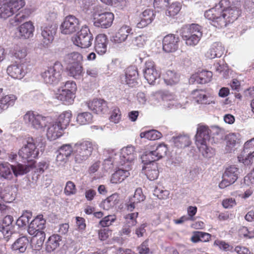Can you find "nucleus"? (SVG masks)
<instances>
[{
	"mask_svg": "<svg viewBox=\"0 0 254 254\" xmlns=\"http://www.w3.org/2000/svg\"><path fill=\"white\" fill-rule=\"evenodd\" d=\"M228 0H221L215 7L204 13L206 18L218 28H224L234 22L241 15V9L236 6H229Z\"/></svg>",
	"mask_w": 254,
	"mask_h": 254,
	"instance_id": "nucleus-1",
	"label": "nucleus"
},
{
	"mask_svg": "<svg viewBox=\"0 0 254 254\" xmlns=\"http://www.w3.org/2000/svg\"><path fill=\"white\" fill-rule=\"evenodd\" d=\"M210 129L206 126L198 125L195 135V143L199 151L204 157H209V148L207 141L210 138Z\"/></svg>",
	"mask_w": 254,
	"mask_h": 254,
	"instance_id": "nucleus-2",
	"label": "nucleus"
},
{
	"mask_svg": "<svg viewBox=\"0 0 254 254\" xmlns=\"http://www.w3.org/2000/svg\"><path fill=\"white\" fill-rule=\"evenodd\" d=\"M39 154V149L36 146V142L32 137H28L26 143L19 149L18 155L24 162H30L34 164V159L38 157Z\"/></svg>",
	"mask_w": 254,
	"mask_h": 254,
	"instance_id": "nucleus-3",
	"label": "nucleus"
},
{
	"mask_svg": "<svg viewBox=\"0 0 254 254\" xmlns=\"http://www.w3.org/2000/svg\"><path fill=\"white\" fill-rule=\"evenodd\" d=\"M24 123L28 126L36 129H42L47 126L49 117L34 111H28L23 117Z\"/></svg>",
	"mask_w": 254,
	"mask_h": 254,
	"instance_id": "nucleus-4",
	"label": "nucleus"
},
{
	"mask_svg": "<svg viewBox=\"0 0 254 254\" xmlns=\"http://www.w3.org/2000/svg\"><path fill=\"white\" fill-rule=\"evenodd\" d=\"M63 66L59 62H56L53 66L48 67L41 72V76L46 84H52L58 83L62 78Z\"/></svg>",
	"mask_w": 254,
	"mask_h": 254,
	"instance_id": "nucleus-5",
	"label": "nucleus"
},
{
	"mask_svg": "<svg viewBox=\"0 0 254 254\" xmlns=\"http://www.w3.org/2000/svg\"><path fill=\"white\" fill-rule=\"evenodd\" d=\"M93 146L91 142L84 141L76 143L73 148L75 161L80 163L86 160L91 154Z\"/></svg>",
	"mask_w": 254,
	"mask_h": 254,
	"instance_id": "nucleus-6",
	"label": "nucleus"
},
{
	"mask_svg": "<svg viewBox=\"0 0 254 254\" xmlns=\"http://www.w3.org/2000/svg\"><path fill=\"white\" fill-rule=\"evenodd\" d=\"M93 39V34L86 25L83 26L77 35L73 39V43L81 48L90 47Z\"/></svg>",
	"mask_w": 254,
	"mask_h": 254,
	"instance_id": "nucleus-7",
	"label": "nucleus"
},
{
	"mask_svg": "<svg viewBox=\"0 0 254 254\" xmlns=\"http://www.w3.org/2000/svg\"><path fill=\"white\" fill-rule=\"evenodd\" d=\"M94 25L97 27L107 29L110 27L114 20V14L110 12L99 13L95 12L93 14Z\"/></svg>",
	"mask_w": 254,
	"mask_h": 254,
	"instance_id": "nucleus-8",
	"label": "nucleus"
},
{
	"mask_svg": "<svg viewBox=\"0 0 254 254\" xmlns=\"http://www.w3.org/2000/svg\"><path fill=\"white\" fill-rule=\"evenodd\" d=\"M79 28V21L74 16L69 15L65 17L61 26V32L64 34H71Z\"/></svg>",
	"mask_w": 254,
	"mask_h": 254,
	"instance_id": "nucleus-9",
	"label": "nucleus"
},
{
	"mask_svg": "<svg viewBox=\"0 0 254 254\" xmlns=\"http://www.w3.org/2000/svg\"><path fill=\"white\" fill-rule=\"evenodd\" d=\"M143 74L144 78L150 84H153L160 76L154 62L151 60L145 62Z\"/></svg>",
	"mask_w": 254,
	"mask_h": 254,
	"instance_id": "nucleus-10",
	"label": "nucleus"
},
{
	"mask_svg": "<svg viewBox=\"0 0 254 254\" xmlns=\"http://www.w3.org/2000/svg\"><path fill=\"white\" fill-rule=\"evenodd\" d=\"M254 157V137L247 141L244 144L243 151L238 156L240 162H242L245 165L251 163V159Z\"/></svg>",
	"mask_w": 254,
	"mask_h": 254,
	"instance_id": "nucleus-11",
	"label": "nucleus"
},
{
	"mask_svg": "<svg viewBox=\"0 0 254 254\" xmlns=\"http://www.w3.org/2000/svg\"><path fill=\"white\" fill-rule=\"evenodd\" d=\"M86 104L90 110L97 114H105L109 111L107 102L104 99H94L88 101Z\"/></svg>",
	"mask_w": 254,
	"mask_h": 254,
	"instance_id": "nucleus-12",
	"label": "nucleus"
},
{
	"mask_svg": "<svg viewBox=\"0 0 254 254\" xmlns=\"http://www.w3.org/2000/svg\"><path fill=\"white\" fill-rule=\"evenodd\" d=\"M179 37L174 34H168L163 39V49L167 53L174 52L178 48Z\"/></svg>",
	"mask_w": 254,
	"mask_h": 254,
	"instance_id": "nucleus-13",
	"label": "nucleus"
},
{
	"mask_svg": "<svg viewBox=\"0 0 254 254\" xmlns=\"http://www.w3.org/2000/svg\"><path fill=\"white\" fill-rule=\"evenodd\" d=\"M17 97L14 94L4 95L3 89L0 88V114L14 106Z\"/></svg>",
	"mask_w": 254,
	"mask_h": 254,
	"instance_id": "nucleus-14",
	"label": "nucleus"
},
{
	"mask_svg": "<svg viewBox=\"0 0 254 254\" xmlns=\"http://www.w3.org/2000/svg\"><path fill=\"white\" fill-rule=\"evenodd\" d=\"M64 129L56 121L51 123L47 128V137L50 140H56L62 136Z\"/></svg>",
	"mask_w": 254,
	"mask_h": 254,
	"instance_id": "nucleus-15",
	"label": "nucleus"
},
{
	"mask_svg": "<svg viewBox=\"0 0 254 254\" xmlns=\"http://www.w3.org/2000/svg\"><path fill=\"white\" fill-rule=\"evenodd\" d=\"M56 33V28L54 24H50L43 27L41 35L43 37L42 42L44 47L48 46L53 42Z\"/></svg>",
	"mask_w": 254,
	"mask_h": 254,
	"instance_id": "nucleus-16",
	"label": "nucleus"
},
{
	"mask_svg": "<svg viewBox=\"0 0 254 254\" xmlns=\"http://www.w3.org/2000/svg\"><path fill=\"white\" fill-rule=\"evenodd\" d=\"M108 39L105 34H99L95 38L94 42L95 51L100 55L105 54L107 50Z\"/></svg>",
	"mask_w": 254,
	"mask_h": 254,
	"instance_id": "nucleus-17",
	"label": "nucleus"
},
{
	"mask_svg": "<svg viewBox=\"0 0 254 254\" xmlns=\"http://www.w3.org/2000/svg\"><path fill=\"white\" fill-rule=\"evenodd\" d=\"M46 220L43 218V215L37 216L30 223L28 232L30 235H34L42 230L45 227Z\"/></svg>",
	"mask_w": 254,
	"mask_h": 254,
	"instance_id": "nucleus-18",
	"label": "nucleus"
},
{
	"mask_svg": "<svg viewBox=\"0 0 254 254\" xmlns=\"http://www.w3.org/2000/svg\"><path fill=\"white\" fill-rule=\"evenodd\" d=\"M7 73L14 79H21L25 74L23 66L20 64H13L8 65L6 69Z\"/></svg>",
	"mask_w": 254,
	"mask_h": 254,
	"instance_id": "nucleus-19",
	"label": "nucleus"
},
{
	"mask_svg": "<svg viewBox=\"0 0 254 254\" xmlns=\"http://www.w3.org/2000/svg\"><path fill=\"white\" fill-rule=\"evenodd\" d=\"M134 147L132 145H128L126 147L123 148L120 152V163L122 165L126 162L130 163L135 158Z\"/></svg>",
	"mask_w": 254,
	"mask_h": 254,
	"instance_id": "nucleus-20",
	"label": "nucleus"
},
{
	"mask_svg": "<svg viewBox=\"0 0 254 254\" xmlns=\"http://www.w3.org/2000/svg\"><path fill=\"white\" fill-rule=\"evenodd\" d=\"M35 27L31 21H28L21 24L18 28L19 37L20 38L28 39L33 35Z\"/></svg>",
	"mask_w": 254,
	"mask_h": 254,
	"instance_id": "nucleus-21",
	"label": "nucleus"
},
{
	"mask_svg": "<svg viewBox=\"0 0 254 254\" xmlns=\"http://www.w3.org/2000/svg\"><path fill=\"white\" fill-rule=\"evenodd\" d=\"M133 34L132 28L128 25L121 26L113 37L115 42L122 43L125 41L129 35Z\"/></svg>",
	"mask_w": 254,
	"mask_h": 254,
	"instance_id": "nucleus-22",
	"label": "nucleus"
},
{
	"mask_svg": "<svg viewBox=\"0 0 254 254\" xmlns=\"http://www.w3.org/2000/svg\"><path fill=\"white\" fill-rule=\"evenodd\" d=\"M125 76V81L128 86L133 87L137 84V79L138 73L136 67L130 66L127 67L126 71Z\"/></svg>",
	"mask_w": 254,
	"mask_h": 254,
	"instance_id": "nucleus-23",
	"label": "nucleus"
},
{
	"mask_svg": "<svg viewBox=\"0 0 254 254\" xmlns=\"http://www.w3.org/2000/svg\"><path fill=\"white\" fill-rule=\"evenodd\" d=\"M55 97L63 104L69 105L73 103L75 95L59 88L55 94Z\"/></svg>",
	"mask_w": 254,
	"mask_h": 254,
	"instance_id": "nucleus-24",
	"label": "nucleus"
},
{
	"mask_svg": "<svg viewBox=\"0 0 254 254\" xmlns=\"http://www.w3.org/2000/svg\"><path fill=\"white\" fill-rule=\"evenodd\" d=\"M145 196L143 194L142 190L140 188H137L133 196L129 198L128 204H127V209L132 211L135 208V204H137L144 200Z\"/></svg>",
	"mask_w": 254,
	"mask_h": 254,
	"instance_id": "nucleus-25",
	"label": "nucleus"
},
{
	"mask_svg": "<svg viewBox=\"0 0 254 254\" xmlns=\"http://www.w3.org/2000/svg\"><path fill=\"white\" fill-rule=\"evenodd\" d=\"M155 17V14L152 10L145 9L140 15V21L137 23V27L142 28L151 23Z\"/></svg>",
	"mask_w": 254,
	"mask_h": 254,
	"instance_id": "nucleus-26",
	"label": "nucleus"
},
{
	"mask_svg": "<svg viewBox=\"0 0 254 254\" xmlns=\"http://www.w3.org/2000/svg\"><path fill=\"white\" fill-rule=\"evenodd\" d=\"M212 75V72L210 71L202 70L193 74L191 78L194 79L198 83L205 84L210 81Z\"/></svg>",
	"mask_w": 254,
	"mask_h": 254,
	"instance_id": "nucleus-27",
	"label": "nucleus"
},
{
	"mask_svg": "<svg viewBox=\"0 0 254 254\" xmlns=\"http://www.w3.org/2000/svg\"><path fill=\"white\" fill-rule=\"evenodd\" d=\"M66 69L68 75L76 79H80L83 76L84 71L82 64L67 65Z\"/></svg>",
	"mask_w": 254,
	"mask_h": 254,
	"instance_id": "nucleus-28",
	"label": "nucleus"
},
{
	"mask_svg": "<svg viewBox=\"0 0 254 254\" xmlns=\"http://www.w3.org/2000/svg\"><path fill=\"white\" fill-rule=\"evenodd\" d=\"M144 173L147 178L150 180H154L157 179L159 176V171L157 163H147L143 168Z\"/></svg>",
	"mask_w": 254,
	"mask_h": 254,
	"instance_id": "nucleus-29",
	"label": "nucleus"
},
{
	"mask_svg": "<svg viewBox=\"0 0 254 254\" xmlns=\"http://www.w3.org/2000/svg\"><path fill=\"white\" fill-rule=\"evenodd\" d=\"M226 150L230 152L235 147L240 143L239 134L229 133L225 137Z\"/></svg>",
	"mask_w": 254,
	"mask_h": 254,
	"instance_id": "nucleus-30",
	"label": "nucleus"
},
{
	"mask_svg": "<svg viewBox=\"0 0 254 254\" xmlns=\"http://www.w3.org/2000/svg\"><path fill=\"white\" fill-rule=\"evenodd\" d=\"M31 239V246L35 251H39L42 247L45 238L44 232H38L33 235Z\"/></svg>",
	"mask_w": 254,
	"mask_h": 254,
	"instance_id": "nucleus-31",
	"label": "nucleus"
},
{
	"mask_svg": "<svg viewBox=\"0 0 254 254\" xmlns=\"http://www.w3.org/2000/svg\"><path fill=\"white\" fill-rule=\"evenodd\" d=\"M165 83L168 85H174L178 83L180 75L174 70H168L163 75Z\"/></svg>",
	"mask_w": 254,
	"mask_h": 254,
	"instance_id": "nucleus-32",
	"label": "nucleus"
},
{
	"mask_svg": "<svg viewBox=\"0 0 254 254\" xmlns=\"http://www.w3.org/2000/svg\"><path fill=\"white\" fill-rule=\"evenodd\" d=\"M192 94L193 99L198 104L206 105L213 102L212 98L202 90L193 91Z\"/></svg>",
	"mask_w": 254,
	"mask_h": 254,
	"instance_id": "nucleus-33",
	"label": "nucleus"
},
{
	"mask_svg": "<svg viewBox=\"0 0 254 254\" xmlns=\"http://www.w3.org/2000/svg\"><path fill=\"white\" fill-rule=\"evenodd\" d=\"M62 237L58 234L51 236L46 243V251L48 253L54 251L60 246Z\"/></svg>",
	"mask_w": 254,
	"mask_h": 254,
	"instance_id": "nucleus-34",
	"label": "nucleus"
},
{
	"mask_svg": "<svg viewBox=\"0 0 254 254\" xmlns=\"http://www.w3.org/2000/svg\"><path fill=\"white\" fill-rule=\"evenodd\" d=\"M29 241L26 237L23 236L17 239L11 246L13 251L24 253L27 247Z\"/></svg>",
	"mask_w": 254,
	"mask_h": 254,
	"instance_id": "nucleus-35",
	"label": "nucleus"
},
{
	"mask_svg": "<svg viewBox=\"0 0 254 254\" xmlns=\"http://www.w3.org/2000/svg\"><path fill=\"white\" fill-rule=\"evenodd\" d=\"M129 175L130 173L128 170L120 169L112 175L111 182L113 184L120 183Z\"/></svg>",
	"mask_w": 254,
	"mask_h": 254,
	"instance_id": "nucleus-36",
	"label": "nucleus"
},
{
	"mask_svg": "<svg viewBox=\"0 0 254 254\" xmlns=\"http://www.w3.org/2000/svg\"><path fill=\"white\" fill-rule=\"evenodd\" d=\"M72 117V114L71 111L69 110L66 111L61 113L56 121L62 127L65 129L69 125Z\"/></svg>",
	"mask_w": 254,
	"mask_h": 254,
	"instance_id": "nucleus-37",
	"label": "nucleus"
},
{
	"mask_svg": "<svg viewBox=\"0 0 254 254\" xmlns=\"http://www.w3.org/2000/svg\"><path fill=\"white\" fill-rule=\"evenodd\" d=\"M201 27L196 24H192L189 26H187L183 28L182 34L187 35H198L202 37V32Z\"/></svg>",
	"mask_w": 254,
	"mask_h": 254,
	"instance_id": "nucleus-38",
	"label": "nucleus"
},
{
	"mask_svg": "<svg viewBox=\"0 0 254 254\" xmlns=\"http://www.w3.org/2000/svg\"><path fill=\"white\" fill-rule=\"evenodd\" d=\"M82 55L78 52H72L67 54L65 58V61L67 65L82 64Z\"/></svg>",
	"mask_w": 254,
	"mask_h": 254,
	"instance_id": "nucleus-39",
	"label": "nucleus"
},
{
	"mask_svg": "<svg viewBox=\"0 0 254 254\" xmlns=\"http://www.w3.org/2000/svg\"><path fill=\"white\" fill-rule=\"evenodd\" d=\"M175 145L178 148H184L191 143L190 138L188 135H180L173 139Z\"/></svg>",
	"mask_w": 254,
	"mask_h": 254,
	"instance_id": "nucleus-40",
	"label": "nucleus"
},
{
	"mask_svg": "<svg viewBox=\"0 0 254 254\" xmlns=\"http://www.w3.org/2000/svg\"><path fill=\"white\" fill-rule=\"evenodd\" d=\"M93 116L88 112H82L78 114L76 117L77 122L80 125H86L92 123Z\"/></svg>",
	"mask_w": 254,
	"mask_h": 254,
	"instance_id": "nucleus-41",
	"label": "nucleus"
},
{
	"mask_svg": "<svg viewBox=\"0 0 254 254\" xmlns=\"http://www.w3.org/2000/svg\"><path fill=\"white\" fill-rule=\"evenodd\" d=\"M238 174L239 169L235 165H231L226 168L223 175L235 183L238 179Z\"/></svg>",
	"mask_w": 254,
	"mask_h": 254,
	"instance_id": "nucleus-42",
	"label": "nucleus"
},
{
	"mask_svg": "<svg viewBox=\"0 0 254 254\" xmlns=\"http://www.w3.org/2000/svg\"><path fill=\"white\" fill-rule=\"evenodd\" d=\"M140 138H146L150 140H155L162 137V133L155 129H152L140 132L139 135Z\"/></svg>",
	"mask_w": 254,
	"mask_h": 254,
	"instance_id": "nucleus-43",
	"label": "nucleus"
},
{
	"mask_svg": "<svg viewBox=\"0 0 254 254\" xmlns=\"http://www.w3.org/2000/svg\"><path fill=\"white\" fill-rule=\"evenodd\" d=\"M224 49L218 44L213 45L207 53V57L210 59L221 57L224 53Z\"/></svg>",
	"mask_w": 254,
	"mask_h": 254,
	"instance_id": "nucleus-44",
	"label": "nucleus"
},
{
	"mask_svg": "<svg viewBox=\"0 0 254 254\" xmlns=\"http://www.w3.org/2000/svg\"><path fill=\"white\" fill-rule=\"evenodd\" d=\"M33 165V164H32L30 165L18 164L17 165H11L10 167L14 175L15 176H18L19 175H24L29 172L30 171V168H31Z\"/></svg>",
	"mask_w": 254,
	"mask_h": 254,
	"instance_id": "nucleus-45",
	"label": "nucleus"
},
{
	"mask_svg": "<svg viewBox=\"0 0 254 254\" xmlns=\"http://www.w3.org/2000/svg\"><path fill=\"white\" fill-rule=\"evenodd\" d=\"M181 5L179 2H173L170 5L166 11V15L170 17L176 15L181 9Z\"/></svg>",
	"mask_w": 254,
	"mask_h": 254,
	"instance_id": "nucleus-46",
	"label": "nucleus"
},
{
	"mask_svg": "<svg viewBox=\"0 0 254 254\" xmlns=\"http://www.w3.org/2000/svg\"><path fill=\"white\" fill-rule=\"evenodd\" d=\"M31 217L32 213L31 212L26 211L23 213L22 215L17 220V225L19 227L26 226L29 223Z\"/></svg>",
	"mask_w": 254,
	"mask_h": 254,
	"instance_id": "nucleus-47",
	"label": "nucleus"
},
{
	"mask_svg": "<svg viewBox=\"0 0 254 254\" xmlns=\"http://www.w3.org/2000/svg\"><path fill=\"white\" fill-rule=\"evenodd\" d=\"M182 37L185 41L186 44L188 46H194L196 45L200 40L201 37L198 35H187L181 34Z\"/></svg>",
	"mask_w": 254,
	"mask_h": 254,
	"instance_id": "nucleus-48",
	"label": "nucleus"
},
{
	"mask_svg": "<svg viewBox=\"0 0 254 254\" xmlns=\"http://www.w3.org/2000/svg\"><path fill=\"white\" fill-rule=\"evenodd\" d=\"M31 13V10L28 8H25L15 15L14 17L15 22L21 23L28 18Z\"/></svg>",
	"mask_w": 254,
	"mask_h": 254,
	"instance_id": "nucleus-49",
	"label": "nucleus"
},
{
	"mask_svg": "<svg viewBox=\"0 0 254 254\" xmlns=\"http://www.w3.org/2000/svg\"><path fill=\"white\" fill-rule=\"evenodd\" d=\"M138 213L133 212L128 213L125 216V223L129 227H133L137 224L136 219L138 217Z\"/></svg>",
	"mask_w": 254,
	"mask_h": 254,
	"instance_id": "nucleus-50",
	"label": "nucleus"
},
{
	"mask_svg": "<svg viewBox=\"0 0 254 254\" xmlns=\"http://www.w3.org/2000/svg\"><path fill=\"white\" fill-rule=\"evenodd\" d=\"M60 88L65 90V91L75 95L77 91V85L74 81L68 80L66 81L64 85L61 86Z\"/></svg>",
	"mask_w": 254,
	"mask_h": 254,
	"instance_id": "nucleus-51",
	"label": "nucleus"
},
{
	"mask_svg": "<svg viewBox=\"0 0 254 254\" xmlns=\"http://www.w3.org/2000/svg\"><path fill=\"white\" fill-rule=\"evenodd\" d=\"M10 166L8 163L0 164V176L5 179L11 178L12 173L10 169Z\"/></svg>",
	"mask_w": 254,
	"mask_h": 254,
	"instance_id": "nucleus-52",
	"label": "nucleus"
},
{
	"mask_svg": "<svg viewBox=\"0 0 254 254\" xmlns=\"http://www.w3.org/2000/svg\"><path fill=\"white\" fill-rule=\"evenodd\" d=\"M7 3L14 13L25 5V1L24 0H10Z\"/></svg>",
	"mask_w": 254,
	"mask_h": 254,
	"instance_id": "nucleus-53",
	"label": "nucleus"
},
{
	"mask_svg": "<svg viewBox=\"0 0 254 254\" xmlns=\"http://www.w3.org/2000/svg\"><path fill=\"white\" fill-rule=\"evenodd\" d=\"M156 151L152 150L146 151L145 154L143 156V161H146V164L147 163H156V161L160 159V158L157 156Z\"/></svg>",
	"mask_w": 254,
	"mask_h": 254,
	"instance_id": "nucleus-54",
	"label": "nucleus"
},
{
	"mask_svg": "<svg viewBox=\"0 0 254 254\" xmlns=\"http://www.w3.org/2000/svg\"><path fill=\"white\" fill-rule=\"evenodd\" d=\"M13 56L17 59H23L27 55L26 49L23 47L16 46L12 52Z\"/></svg>",
	"mask_w": 254,
	"mask_h": 254,
	"instance_id": "nucleus-55",
	"label": "nucleus"
},
{
	"mask_svg": "<svg viewBox=\"0 0 254 254\" xmlns=\"http://www.w3.org/2000/svg\"><path fill=\"white\" fill-rule=\"evenodd\" d=\"M13 14L12 10H11L7 2L4 3L0 7V18L5 19Z\"/></svg>",
	"mask_w": 254,
	"mask_h": 254,
	"instance_id": "nucleus-56",
	"label": "nucleus"
},
{
	"mask_svg": "<svg viewBox=\"0 0 254 254\" xmlns=\"http://www.w3.org/2000/svg\"><path fill=\"white\" fill-rule=\"evenodd\" d=\"M13 221V217L11 215H6L2 220L1 230L2 233L5 235L8 233L9 226L12 224Z\"/></svg>",
	"mask_w": 254,
	"mask_h": 254,
	"instance_id": "nucleus-57",
	"label": "nucleus"
},
{
	"mask_svg": "<svg viewBox=\"0 0 254 254\" xmlns=\"http://www.w3.org/2000/svg\"><path fill=\"white\" fill-rule=\"evenodd\" d=\"M77 192L76 186L73 182L69 181L66 183L64 189V192L67 196H70L75 194Z\"/></svg>",
	"mask_w": 254,
	"mask_h": 254,
	"instance_id": "nucleus-58",
	"label": "nucleus"
},
{
	"mask_svg": "<svg viewBox=\"0 0 254 254\" xmlns=\"http://www.w3.org/2000/svg\"><path fill=\"white\" fill-rule=\"evenodd\" d=\"M214 245L218 246L219 248L224 251H233V246L230 245L228 243L224 241L216 240L214 241Z\"/></svg>",
	"mask_w": 254,
	"mask_h": 254,
	"instance_id": "nucleus-59",
	"label": "nucleus"
},
{
	"mask_svg": "<svg viewBox=\"0 0 254 254\" xmlns=\"http://www.w3.org/2000/svg\"><path fill=\"white\" fill-rule=\"evenodd\" d=\"M58 152L64 156V157H68L71 153H73V148L70 144H64L59 148Z\"/></svg>",
	"mask_w": 254,
	"mask_h": 254,
	"instance_id": "nucleus-60",
	"label": "nucleus"
},
{
	"mask_svg": "<svg viewBox=\"0 0 254 254\" xmlns=\"http://www.w3.org/2000/svg\"><path fill=\"white\" fill-rule=\"evenodd\" d=\"M146 37L144 35H141L133 38L131 41V44L137 47H142L145 44Z\"/></svg>",
	"mask_w": 254,
	"mask_h": 254,
	"instance_id": "nucleus-61",
	"label": "nucleus"
},
{
	"mask_svg": "<svg viewBox=\"0 0 254 254\" xmlns=\"http://www.w3.org/2000/svg\"><path fill=\"white\" fill-rule=\"evenodd\" d=\"M112 231L108 228L101 229L98 230V238L101 241L107 240L111 236Z\"/></svg>",
	"mask_w": 254,
	"mask_h": 254,
	"instance_id": "nucleus-62",
	"label": "nucleus"
},
{
	"mask_svg": "<svg viewBox=\"0 0 254 254\" xmlns=\"http://www.w3.org/2000/svg\"><path fill=\"white\" fill-rule=\"evenodd\" d=\"M116 219L115 215H109L105 216L102 220L99 222V224L103 227H108L112 225V223L114 222Z\"/></svg>",
	"mask_w": 254,
	"mask_h": 254,
	"instance_id": "nucleus-63",
	"label": "nucleus"
},
{
	"mask_svg": "<svg viewBox=\"0 0 254 254\" xmlns=\"http://www.w3.org/2000/svg\"><path fill=\"white\" fill-rule=\"evenodd\" d=\"M139 254H149L150 250L148 245V240H145L137 248Z\"/></svg>",
	"mask_w": 254,
	"mask_h": 254,
	"instance_id": "nucleus-64",
	"label": "nucleus"
}]
</instances>
